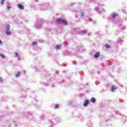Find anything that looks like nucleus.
<instances>
[{
    "label": "nucleus",
    "instance_id": "f257e3e1",
    "mask_svg": "<svg viewBox=\"0 0 127 127\" xmlns=\"http://www.w3.org/2000/svg\"><path fill=\"white\" fill-rule=\"evenodd\" d=\"M57 21L58 23H60V24H61V23H63L64 25H68V22H67L65 19L59 18L57 20Z\"/></svg>",
    "mask_w": 127,
    "mask_h": 127
},
{
    "label": "nucleus",
    "instance_id": "f03ea898",
    "mask_svg": "<svg viewBox=\"0 0 127 127\" xmlns=\"http://www.w3.org/2000/svg\"><path fill=\"white\" fill-rule=\"evenodd\" d=\"M90 103V102L89 101V100H86L84 101V103H83V106L84 107H87V106H88V105H89V103Z\"/></svg>",
    "mask_w": 127,
    "mask_h": 127
},
{
    "label": "nucleus",
    "instance_id": "7ed1b4c3",
    "mask_svg": "<svg viewBox=\"0 0 127 127\" xmlns=\"http://www.w3.org/2000/svg\"><path fill=\"white\" fill-rule=\"evenodd\" d=\"M17 6L18 8H20V9H24V6L21 4H18Z\"/></svg>",
    "mask_w": 127,
    "mask_h": 127
},
{
    "label": "nucleus",
    "instance_id": "20e7f679",
    "mask_svg": "<svg viewBox=\"0 0 127 127\" xmlns=\"http://www.w3.org/2000/svg\"><path fill=\"white\" fill-rule=\"evenodd\" d=\"M117 90V87H116L115 85H113L111 87V91L112 92H114V91Z\"/></svg>",
    "mask_w": 127,
    "mask_h": 127
},
{
    "label": "nucleus",
    "instance_id": "39448f33",
    "mask_svg": "<svg viewBox=\"0 0 127 127\" xmlns=\"http://www.w3.org/2000/svg\"><path fill=\"white\" fill-rule=\"evenodd\" d=\"M99 56H100V53L96 52L95 55L94 56V57H95V58H98Z\"/></svg>",
    "mask_w": 127,
    "mask_h": 127
},
{
    "label": "nucleus",
    "instance_id": "423d86ee",
    "mask_svg": "<svg viewBox=\"0 0 127 127\" xmlns=\"http://www.w3.org/2000/svg\"><path fill=\"white\" fill-rule=\"evenodd\" d=\"M6 34L7 35H10V34H11V32L9 31V30H7L6 31Z\"/></svg>",
    "mask_w": 127,
    "mask_h": 127
},
{
    "label": "nucleus",
    "instance_id": "0eeeda50",
    "mask_svg": "<svg viewBox=\"0 0 127 127\" xmlns=\"http://www.w3.org/2000/svg\"><path fill=\"white\" fill-rule=\"evenodd\" d=\"M90 102H91L92 103H96V99H95V98H92Z\"/></svg>",
    "mask_w": 127,
    "mask_h": 127
},
{
    "label": "nucleus",
    "instance_id": "6e6552de",
    "mask_svg": "<svg viewBox=\"0 0 127 127\" xmlns=\"http://www.w3.org/2000/svg\"><path fill=\"white\" fill-rule=\"evenodd\" d=\"M6 28L7 30H9V28H10V26L9 25H6Z\"/></svg>",
    "mask_w": 127,
    "mask_h": 127
},
{
    "label": "nucleus",
    "instance_id": "1a4fd4ad",
    "mask_svg": "<svg viewBox=\"0 0 127 127\" xmlns=\"http://www.w3.org/2000/svg\"><path fill=\"white\" fill-rule=\"evenodd\" d=\"M20 76V71H18L16 74V77H19Z\"/></svg>",
    "mask_w": 127,
    "mask_h": 127
},
{
    "label": "nucleus",
    "instance_id": "9d476101",
    "mask_svg": "<svg viewBox=\"0 0 127 127\" xmlns=\"http://www.w3.org/2000/svg\"><path fill=\"white\" fill-rule=\"evenodd\" d=\"M60 48H61V45H58L56 49H60Z\"/></svg>",
    "mask_w": 127,
    "mask_h": 127
},
{
    "label": "nucleus",
    "instance_id": "9b49d317",
    "mask_svg": "<svg viewBox=\"0 0 127 127\" xmlns=\"http://www.w3.org/2000/svg\"><path fill=\"white\" fill-rule=\"evenodd\" d=\"M59 105L58 104H56L55 106V109H59Z\"/></svg>",
    "mask_w": 127,
    "mask_h": 127
},
{
    "label": "nucleus",
    "instance_id": "f8f14e48",
    "mask_svg": "<svg viewBox=\"0 0 127 127\" xmlns=\"http://www.w3.org/2000/svg\"><path fill=\"white\" fill-rule=\"evenodd\" d=\"M105 47L106 48H111V46L109 44H106L105 45Z\"/></svg>",
    "mask_w": 127,
    "mask_h": 127
},
{
    "label": "nucleus",
    "instance_id": "ddd939ff",
    "mask_svg": "<svg viewBox=\"0 0 127 127\" xmlns=\"http://www.w3.org/2000/svg\"><path fill=\"white\" fill-rule=\"evenodd\" d=\"M0 57H1L3 59H4V55L2 54H0Z\"/></svg>",
    "mask_w": 127,
    "mask_h": 127
},
{
    "label": "nucleus",
    "instance_id": "4468645a",
    "mask_svg": "<svg viewBox=\"0 0 127 127\" xmlns=\"http://www.w3.org/2000/svg\"><path fill=\"white\" fill-rule=\"evenodd\" d=\"M33 46H34L35 45H36V44H37V43L36 42H33L32 43Z\"/></svg>",
    "mask_w": 127,
    "mask_h": 127
},
{
    "label": "nucleus",
    "instance_id": "2eb2a0df",
    "mask_svg": "<svg viewBox=\"0 0 127 127\" xmlns=\"http://www.w3.org/2000/svg\"><path fill=\"white\" fill-rule=\"evenodd\" d=\"M117 15H118V14H114L113 15V18H115V17H116V16H117Z\"/></svg>",
    "mask_w": 127,
    "mask_h": 127
},
{
    "label": "nucleus",
    "instance_id": "dca6fc26",
    "mask_svg": "<svg viewBox=\"0 0 127 127\" xmlns=\"http://www.w3.org/2000/svg\"><path fill=\"white\" fill-rule=\"evenodd\" d=\"M14 54L15 55H16V56H17V57H18V56H19V55H18L17 53H14Z\"/></svg>",
    "mask_w": 127,
    "mask_h": 127
},
{
    "label": "nucleus",
    "instance_id": "f3484780",
    "mask_svg": "<svg viewBox=\"0 0 127 127\" xmlns=\"http://www.w3.org/2000/svg\"><path fill=\"white\" fill-rule=\"evenodd\" d=\"M4 2V0H1V4H3Z\"/></svg>",
    "mask_w": 127,
    "mask_h": 127
},
{
    "label": "nucleus",
    "instance_id": "a211bd4d",
    "mask_svg": "<svg viewBox=\"0 0 127 127\" xmlns=\"http://www.w3.org/2000/svg\"><path fill=\"white\" fill-rule=\"evenodd\" d=\"M6 8H7V9H9L10 8V6H7L6 7Z\"/></svg>",
    "mask_w": 127,
    "mask_h": 127
},
{
    "label": "nucleus",
    "instance_id": "6ab92c4d",
    "mask_svg": "<svg viewBox=\"0 0 127 127\" xmlns=\"http://www.w3.org/2000/svg\"><path fill=\"white\" fill-rule=\"evenodd\" d=\"M81 16H84V13H81Z\"/></svg>",
    "mask_w": 127,
    "mask_h": 127
},
{
    "label": "nucleus",
    "instance_id": "aec40b11",
    "mask_svg": "<svg viewBox=\"0 0 127 127\" xmlns=\"http://www.w3.org/2000/svg\"><path fill=\"white\" fill-rule=\"evenodd\" d=\"M0 44H2V42H1L0 40Z\"/></svg>",
    "mask_w": 127,
    "mask_h": 127
},
{
    "label": "nucleus",
    "instance_id": "412c9836",
    "mask_svg": "<svg viewBox=\"0 0 127 127\" xmlns=\"http://www.w3.org/2000/svg\"><path fill=\"white\" fill-rule=\"evenodd\" d=\"M83 33H87V32L85 31L84 32H83Z\"/></svg>",
    "mask_w": 127,
    "mask_h": 127
}]
</instances>
